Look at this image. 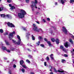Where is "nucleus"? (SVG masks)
<instances>
[{
	"mask_svg": "<svg viewBox=\"0 0 74 74\" xmlns=\"http://www.w3.org/2000/svg\"><path fill=\"white\" fill-rule=\"evenodd\" d=\"M21 12L18 13V16L20 18H24L25 15L26 14V12L25 10L22 9L21 10Z\"/></svg>",
	"mask_w": 74,
	"mask_h": 74,
	"instance_id": "f257e3e1",
	"label": "nucleus"
},
{
	"mask_svg": "<svg viewBox=\"0 0 74 74\" xmlns=\"http://www.w3.org/2000/svg\"><path fill=\"white\" fill-rule=\"evenodd\" d=\"M33 26L34 27L32 29L34 31L36 32H40V30L42 32H43L42 29L41 28L38 29L37 28V26H36V25L35 24H33Z\"/></svg>",
	"mask_w": 74,
	"mask_h": 74,
	"instance_id": "f03ea898",
	"label": "nucleus"
},
{
	"mask_svg": "<svg viewBox=\"0 0 74 74\" xmlns=\"http://www.w3.org/2000/svg\"><path fill=\"white\" fill-rule=\"evenodd\" d=\"M15 31H13L12 33H10V34L8 35L9 40H12V38L14 37L13 34H15Z\"/></svg>",
	"mask_w": 74,
	"mask_h": 74,
	"instance_id": "7ed1b4c3",
	"label": "nucleus"
},
{
	"mask_svg": "<svg viewBox=\"0 0 74 74\" xmlns=\"http://www.w3.org/2000/svg\"><path fill=\"white\" fill-rule=\"evenodd\" d=\"M7 25L9 27H15V25L13 24L12 23H10L9 22L7 23Z\"/></svg>",
	"mask_w": 74,
	"mask_h": 74,
	"instance_id": "20e7f679",
	"label": "nucleus"
},
{
	"mask_svg": "<svg viewBox=\"0 0 74 74\" xmlns=\"http://www.w3.org/2000/svg\"><path fill=\"white\" fill-rule=\"evenodd\" d=\"M30 35V32H28L27 34H26L25 37H26V39L27 40H29V36Z\"/></svg>",
	"mask_w": 74,
	"mask_h": 74,
	"instance_id": "39448f33",
	"label": "nucleus"
},
{
	"mask_svg": "<svg viewBox=\"0 0 74 74\" xmlns=\"http://www.w3.org/2000/svg\"><path fill=\"white\" fill-rule=\"evenodd\" d=\"M17 38L18 39V44H21V38H20V36L18 35L17 36Z\"/></svg>",
	"mask_w": 74,
	"mask_h": 74,
	"instance_id": "423d86ee",
	"label": "nucleus"
},
{
	"mask_svg": "<svg viewBox=\"0 0 74 74\" xmlns=\"http://www.w3.org/2000/svg\"><path fill=\"white\" fill-rule=\"evenodd\" d=\"M12 40L13 42H14L16 45H20V44H18V41L17 42H16V41L12 39V40Z\"/></svg>",
	"mask_w": 74,
	"mask_h": 74,
	"instance_id": "0eeeda50",
	"label": "nucleus"
},
{
	"mask_svg": "<svg viewBox=\"0 0 74 74\" xmlns=\"http://www.w3.org/2000/svg\"><path fill=\"white\" fill-rule=\"evenodd\" d=\"M70 46V43L68 42H66L65 43V47L66 48H68V47H69Z\"/></svg>",
	"mask_w": 74,
	"mask_h": 74,
	"instance_id": "6e6552de",
	"label": "nucleus"
},
{
	"mask_svg": "<svg viewBox=\"0 0 74 74\" xmlns=\"http://www.w3.org/2000/svg\"><path fill=\"white\" fill-rule=\"evenodd\" d=\"M60 49H62V50L63 51L65 52V49H64V47H63V46L62 45H61L60 46Z\"/></svg>",
	"mask_w": 74,
	"mask_h": 74,
	"instance_id": "1a4fd4ad",
	"label": "nucleus"
},
{
	"mask_svg": "<svg viewBox=\"0 0 74 74\" xmlns=\"http://www.w3.org/2000/svg\"><path fill=\"white\" fill-rule=\"evenodd\" d=\"M32 3H33L35 5H36V4L38 3V2L37 0H35V2L34 1H32Z\"/></svg>",
	"mask_w": 74,
	"mask_h": 74,
	"instance_id": "9d476101",
	"label": "nucleus"
},
{
	"mask_svg": "<svg viewBox=\"0 0 74 74\" xmlns=\"http://www.w3.org/2000/svg\"><path fill=\"white\" fill-rule=\"evenodd\" d=\"M48 44V45L49 47H52V44H51V42L50 41H47V42Z\"/></svg>",
	"mask_w": 74,
	"mask_h": 74,
	"instance_id": "9b49d317",
	"label": "nucleus"
},
{
	"mask_svg": "<svg viewBox=\"0 0 74 74\" xmlns=\"http://www.w3.org/2000/svg\"><path fill=\"white\" fill-rule=\"evenodd\" d=\"M65 0H59V1H60V3H61L62 4H64V1Z\"/></svg>",
	"mask_w": 74,
	"mask_h": 74,
	"instance_id": "f8f14e48",
	"label": "nucleus"
},
{
	"mask_svg": "<svg viewBox=\"0 0 74 74\" xmlns=\"http://www.w3.org/2000/svg\"><path fill=\"white\" fill-rule=\"evenodd\" d=\"M55 41L56 42V44H59V39L58 38L56 39Z\"/></svg>",
	"mask_w": 74,
	"mask_h": 74,
	"instance_id": "ddd939ff",
	"label": "nucleus"
},
{
	"mask_svg": "<svg viewBox=\"0 0 74 74\" xmlns=\"http://www.w3.org/2000/svg\"><path fill=\"white\" fill-rule=\"evenodd\" d=\"M10 9L11 10V11H12L13 10L15 9V7L14 6H12L10 8Z\"/></svg>",
	"mask_w": 74,
	"mask_h": 74,
	"instance_id": "4468645a",
	"label": "nucleus"
},
{
	"mask_svg": "<svg viewBox=\"0 0 74 74\" xmlns=\"http://www.w3.org/2000/svg\"><path fill=\"white\" fill-rule=\"evenodd\" d=\"M20 63L21 65H22V64L24 63V61H23V60H21L20 61Z\"/></svg>",
	"mask_w": 74,
	"mask_h": 74,
	"instance_id": "2eb2a0df",
	"label": "nucleus"
},
{
	"mask_svg": "<svg viewBox=\"0 0 74 74\" xmlns=\"http://www.w3.org/2000/svg\"><path fill=\"white\" fill-rule=\"evenodd\" d=\"M62 32L65 33V27H62Z\"/></svg>",
	"mask_w": 74,
	"mask_h": 74,
	"instance_id": "dca6fc26",
	"label": "nucleus"
},
{
	"mask_svg": "<svg viewBox=\"0 0 74 74\" xmlns=\"http://www.w3.org/2000/svg\"><path fill=\"white\" fill-rule=\"evenodd\" d=\"M5 42L7 45H10V43H9V42L5 40Z\"/></svg>",
	"mask_w": 74,
	"mask_h": 74,
	"instance_id": "f3484780",
	"label": "nucleus"
},
{
	"mask_svg": "<svg viewBox=\"0 0 74 74\" xmlns=\"http://www.w3.org/2000/svg\"><path fill=\"white\" fill-rule=\"evenodd\" d=\"M58 72H59V73H61V74H64V73H63L64 72V71H60V70H58Z\"/></svg>",
	"mask_w": 74,
	"mask_h": 74,
	"instance_id": "a211bd4d",
	"label": "nucleus"
},
{
	"mask_svg": "<svg viewBox=\"0 0 74 74\" xmlns=\"http://www.w3.org/2000/svg\"><path fill=\"white\" fill-rule=\"evenodd\" d=\"M69 41L71 43V44H73V40H72V39H70L69 40Z\"/></svg>",
	"mask_w": 74,
	"mask_h": 74,
	"instance_id": "6ab92c4d",
	"label": "nucleus"
},
{
	"mask_svg": "<svg viewBox=\"0 0 74 74\" xmlns=\"http://www.w3.org/2000/svg\"><path fill=\"white\" fill-rule=\"evenodd\" d=\"M40 41H38V42L36 43V44L37 45V46H39L40 45Z\"/></svg>",
	"mask_w": 74,
	"mask_h": 74,
	"instance_id": "aec40b11",
	"label": "nucleus"
},
{
	"mask_svg": "<svg viewBox=\"0 0 74 74\" xmlns=\"http://www.w3.org/2000/svg\"><path fill=\"white\" fill-rule=\"evenodd\" d=\"M70 3L73 4V3H74V0H70Z\"/></svg>",
	"mask_w": 74,
	"mask_h": 74,
	"instance_id": "412c9836",
	"label": "nucleus"
},
{
	"mask_svg": "<svg viewBox=\"0 0 74 74\" xmlns=\"http://www.w3.org/2000/svg\"><path fill=\"white\" fill-rule=\"evenodd\" d=\"M2 49L3 50L5 51H6L7 50V48H6V47H2Z\"/></svg>",
	"mask_w": 74,
	"mask_h": 74,
	"instance_id": "4be33fe9",
	"label": "nucleus"
},
{
	"mask_svg": "<svg viewBox=\"0 0 74 74\" xmlns=\"http://www.w3.org/2000/svg\"><path fill=\"white\" fill-rule=\"evenodd\" d=\"M36 5H35L33 3H32V5H31V8H34V6H36Z\"/></svg>",
	"mask_w": 74,
	"mask_h": 74,
	"instance_id": "5701e85b",
	"label": "nucleus"
},
{
	"mask_svg": "<svg viewBox=\"0 0 74 74\" xmlns=\"http://www.w3.org/2000/svg\"><path fill=\"white\" fill-rule=\"evenodd\" d=\"M32 40H35V38L34 37V36L33 35H32Z\"/></svg>",
	"mask_w": 74,
	"mask_h": 74,
	"instance_id": "b1692460",
	"label": "nucleus"
},
{
	"mask_svg": "<svg viewBox=\"0 0 74 74\" xmlns=\"http://www.w3.org/2000/svg\"><path fill=\"white\" fill-rule=\"evenodd\" d=\"M10 51H14V50H15V48H11L10 49Z\"/></svg>",
	"mask_w": 74,
	"mask_h": 74,
	"instance_id": "393cba45",
	"label": "nucleus"
},
{
	"mask_svg": "<svg viewBox=\"0 0 74 74\" xmlns=\"http://www.w3.org/2000/svg\"><path fill=\"white\" fill-rule=\"evenodd\" d=\"M49 67H51L50 70V71L52 72V67L51 66V65H49Z\"/></svg>",
	"mask_w": 74,
	"mask_h": 74,
	"instance_id": "a878e982",
	"label": "nucleus"
},
{
	"mask_svg": "<svg viewBox=\"0 0 74 74\" xmlns=\"http://www.w3.org/2000/svg\"><path fill=\"white\" fill-rule=\"evenodd\" d=\"M67 33H68L67 30V29L65 28V34H67Z\"/></svg>",
	"mask_w": 74,
	"mask_h": 74,
	"instance_id": "bb28decb",
	"label": "nucleus"
},
{
	"mask_svg": "<svg viewBox=\"0 0 74 74\" xmlns=\"http://www.w3.org/2000/svg\"><path fill=\"white\" fill-rule=\"evenodd\" d=\"M28 57H29V58H30V59H32V58H33V56L31 55H29L28 56Z\"/></svg>",
	"mask_w": 74,
	"mask_h": 74,
	"instance_id": "cd10ccee",
	"label": "nucleus"
},
{
	"mask_svg": "<svg viewBox=\"0 0 74 74\" xmlns=\"http://www.w3.org/2000/svg\"><path fill=\"white\" fill-rule=\"evenodd\" d=\"M22 67H23V68H25V69H27V66H26L24 65H23L22 66Z\"/></svg>",
	"mask_w": 74,
	"mask_h": 74,
	"instance_id": "c85d7f7f",
	"label": "nucleus"
},
{
	"mask_svg": "<svg viewBox=\"0 0 74 74\" xmlns=\"http://www.w3.org/2000/svg\"><path fill=\"white\" fill-rule=\"evenodd\" d=\"M1 16L2 18H5V16L4 14H1Z\"/></svg>",
	"mask_w": 74,
	"mask_h": 74,
	"instance_id": "c756f323",
	"label": "nucleus"
},
{
	"mask_svg": "<svg viewBox=\"0 0 74 74\" xmlns=\"http://www.w3.org/2000/svg\"><path fill=\"white\" fill-rule=\"evenodd\" d=\"M4 31L2 29H0V33H3V32Z\"/></svg>",
	"mask_w": 74,
	"mask_h": 74,
	"instance_id": "7c9ffc66",
	"label": "nucleus"
},
{
	"mask_svg": "<svg viewBox=\"0 0 74 74\" xmlns=\"http://www.w3.org/2000/svg\"><path fill=\"white\" fill-rule=\"evenodd\" d=\"M51 40L52 42H55V38H51Z\"/></svg>",
	"mask_w": 74,
	"mask_h": 74,
	"instance_id": "2f4dec72",
	"label": "nucleus"
},
{
	"mask_svg": "<svg viewBox=\"0 0 74 74\" xmlns=\"http://www.w3.org/2000/svg\"><path fill=\"white\" fill-rule=\"evenodd\" d=\"M4 36H6L8 34V32H5L4 34Z\"/></svg>",
	"mask_w": 74,
	"mask_h": 74,
	"instance_id": "473e14b6",
	"label": "nucleus"
},
{
	"mask_svg": "<svg viewBox=\"0 0 74 74\" xmlns=\"http://www.w3.org/2000/svg\"><path fill=\"white\" fill-rule=\"evenodd\" d=\"M21 71L22 72V73H25V69H21Z\"/></svg>",
	"mask_w": 74,
	"mask_h": 74,
	"instance_id": "72a5a7b5",
	"label": "nucleus"
},
{
	"mask_svg": "<svg viewBox=\"0 0 74 74\" xmlns=\"http://www.w3.org/2000/svg\"><path fill=\"white\" fill-rule=\"evenodd\" d=\"M3 10V7L0 8V11H2Z\"/></svg>",
	"mask_w": 74,
	"mask_h": 74,
	"instance_id": "f704fd0d",
	"label": "nucleus"
},
{
	"mask_svg": "<svg viewBox=\"0 0 74 74\" xmlns=\"http://www.w3.org/2000/svg\"><path fill=\"white\" fill-rule=\"evenodd\" d=\"M5 16H6L8 18H10V15L9 14L6 15Z\"/></svg>",
	"mask_w": 74,
	"mask_h": 74,
	"instance_id": "c9c22d12",
	"label": "nucleus"
},
{
	"mask_svg": "<svg viewBox=\"0 0 74 74\" xmlns=\"http://www.w3.org/2000/svg\"><path fill=\"white\" fill-rule=\"evenodd\" d=\"M40 46L42 47H43V48H44V45L43 44H41L40 45Z\"/></svg>",
	"mask_w": 74,
	"mask_h": 74,
	"instance_id": "e433bc0d",
	"label": "nucleus"
},
{
	"mask_svg": "<svg viewBox=\"0 0 74 74\" xmlns=\"http://www.w3.org/2000/svg\"><path fill=\"white\" fill-rule=\"evenodd\" d=\"M26 62H28V63H30V61H29V60L28 59L26 60Z\"/></svg>",
	"mask_w": 74,
	"mask_h": 74,
	"instance_id": "4c0bfd02",
	"label": "nucleus"
},
{
	"mask_svg": "<svg viewBox=\"0 0 74 74\" xmlns=\"http://www.w3.org/2000/svg\"><path fill=\"white\" fill-rule=\"evenodd\" d=\"M44 40L45 41L47 42H48V40H47V39L46 38H44Z\"/></svg>",
	"mask_w": 74,
	"mask_h": 74,
	"instance_id": "58836bf2",
	"label": "nucleus"
},
{
	"mask_svg": "<svg viewBox=\"0 0 74 74\" xmlns=\"http://www.w3.org/2000/svg\"><path fill=\"white\" fill-rule=\"evenodd\" d=\"M7 2L10 3L11 2V0H7Z\"/></svg>",
	"mask_w": 74,
	"mask_h": 74,
	"instance_id": "ea45409f",
	"label": "nucleus"
},
{
	"mask_svg": "<svg viewBox=\"0 0 74 74\" xmlns=\"http://www.w3.org/2000/svg\"><path fill=\"white\" fill-rule=\"evenodd\" d=\"M8 52H9L10 53L11 52V51L10 50L8 49H6V50Z\"/></svg>",
	"mask_w": 74,
	"mask_h": 74,
	"instance_id": "a19ab883",
	"label": "nucleus"
},
{
	"mask_svg": "<svg viewBox=\"0 0 74 74\" xmlns=\"http://www.w3.org/2000/svg\"><path fill=\"white\" fill-rule=\"evenodd\" d=\"M23 29L24 31H26V29L25 27H23Z\"/></svg>",
	"mask_w": 74,
	"mask_h": 74,
	"instance_id": "79ce46f5",
	"label": "nucleus"
},
{
	"mask_svg": "<svg viewBox=\"0 0 74 74\" xmlns=\"http://www.w3.org/2000/svg\"><path fill=\"white\" fill-rule=\"evenodd\" d=\"M47 60H49V57H47L46 59Z\"/></svg>",
	"mask_w": 74,
	"mask_h": 74,
	"instance_id": "37998d69",
	"label": "nucleus"
},
{
	"mask_svg": "<svg viewBox=\"0 0 74 74\" xmlns=\"http://www.w3.org/2000/svg\"><path fill=\"white\" fill-rule=\"evenodd\" d=\"M54 70L55 72H56V73L58 72V71L56 70V69H55V68H54Z\"/></svg>",
	"mask_w": 74,
	"mask_h": 74,
	"instance_id": "c03bdc74",
	"label": "nucleus"
},
{
	"mask_svg": "<svg viewBox=\"0 0 74 74\" xmlns=\"http://www.w3.org/2000/svg\"><path fill=\"white\" fill-rule=\"evenodd\" d=\"M25 1L26 3H29V0H25Z\"/></svg>",
	"mask_w": 74,
	"mask_h": 74,
	"instance_id": "a18cd8bd",
	"label": "nucleus"
},
{
	"mask_svg": "<svg viewBox=\"0 0 74 74\" xmlns=\"http://www.w3.org/2000/svg\"><path fill=\"white\" fill-rule=\"evenodd\" d=\"M16 65H15V64H14V65L13 66V67L14 68H16Z\"/></svg>",
	"mask_w": 74,
	"mask_h": 74,
	"instance_id": "49530a36",
	"label": "nucleus"
},
{
	"mask_svg": "<svg viewBox=\"0 0 74 74\" xmlns=\"http://www.w3.org/2000/svg\"><path fill=\"white\" fill-rule=\"evenodd\" d=\"M64 62H65V60L64 59L62 60L61 61V62H62V63H63Z\"/></svg>",
	"mask_w": 74,
	"mask_h": 74,
	"instance_id": "de8ad7c7",
	"label": "nucleus"
},
{
	"mask_svg": "<svg viewBox=\"0 0 74 74\" xmlns=\"http://www.w3.org/2000/svg\"><path fill=\"white\" fill-rule=\"evenodd\" d=\"M39 38L40 39H42V37L40 36H39Z\"/></svg>",
	"mask_w": 74,
	"mask_h": 74,
	"instance_id": "09e8293b",
	"label": "nucleus"
},
{
	"mask_svg": "<svg viewBox=\"0 0 74 74\" xmlns=\"http://www.w3.org/2000/svg\"><path fill=\"white\" fill-rule=\"evenodd\" d=\"M47 20L49 21H50V18H47Z\"/></svg>",
	"mask_w": 74,
	"mask_h": 74,
	"instance_id": "8fccbe9b",
	"label": "nucleus"
},
{
	"mask_svg": "<svg viewBox=\"0 0 74 74\" xmlns=\"http://www.w3.org/2000/svg\"><path fill=\"white\" fill-rule=\"evenodd\" d=\"M27 50H28V51H29V52H31L32 51V50H30L29 49H27Z\"/></svg>",
	"mask_w": 74,
	"mask_h": 74,
	"instance_id": "3c124183",
	"label": "nucleus"
},
{
	"mask_svg": "<svg viewBox=\"0 0 74 74\" xmlns=\"http://www.w3.org/2000/svg\"><path fill=\"white\" fill-rule=\"evenodd\" d=\"M44 65L45 66H47V62H44Z\"/></svg>",
	"mask_w": 74,
	"mask_h": 74,
	"instance_id": "603ef678",
	"label": "nucleus"
},
{
	"mask_svg": "<svg viewBox=\"0 0 74 74\" xmlns=\"http://www.w3.org/2000/svg\"><path fill=\"white\" fill-rule=\"evenodd\" d=\"M51 59V60H54V58H53V57H50Z\"/></svg>",
	"mask_w": 74,
	"mask_h": 74,
	"instance_id": "864d4df0",
	"label": "nucleus"
},
{
	"mask_svg": "<svg viewBox=\"0 0 74 74\" xmlns=\"http://www.w3.org/2000/svg\"><path fill=\"white\" fill-rule=\"evenodd\" d=\"M42 21H43V22H46V21H45V19H43Z\"/></svg>",
	"mask_w": 74,
	"mask_h": 74,
	"instance_id": "5fc2aeb1",
	"label": "nucleus"
},
{
	"mask_svg": "<svg viewBox=\"0 0 74 74\" xmlns=\"http://www.w3.org/2000/svg\"><path fill=\"white\" fill-rule=\"evenodd\" d=\"M9 7H12V5H11V4H9Z\"/></svg>",
	"mask_w": 74,
	"mask_h": 74,
	"instance_id": "6e6d98bb",
	"label": "nucleus"
},
{
	"mask_svg": "<svg viewBox=\"0 0 74 74\" xmlns=\"http://www.w3.org/2000/svg\"><path fill=\"white\" fill-rule=\"evenodd\" d=\"M53 56V54H51L50 55V57H52Z\"/></svg>",
	"mask_w": 74,
	"mask_h": 74,
	"instance_id": "4d7b16f0",
	"label": "nucleus"
},
{
	"mask_svg": "<svg viewBox=\"0 0 74 74\" xmlns=\"http://www.w3.org/2000/svg\"><path fill=\"white\" fill-rule=\"evenodd\" d=\"M36 22L38 24H40V22H39V21H36Z\"/></svg>",
	"mask_w": 74,
	"mask_h": 74,
	"instance_id": "13d9d810",
	"label": "nucleus"
},
{
	"mask_svg": "<svg viewBox=\"0 0 74 74\" xmlns=\"http://www.w3.org/2000/svg\"><path fill=\"white\" fill-rule=\"evenodd\" d=\"M55 5H58V3L55 2Z\"/></svg>",
	"mask_w": 74,
	"mask_h": 74,
	"instance_id": "bf43d9fd",
	"label": "nucleus"
},
{
	"mask_svg": "<svg viewBox=\"0 0 74 74\" xmlns=\"http://www.w3.org/2000/svg\"><path fill=\"white\" fill-rule=\"evenodd\" d=\"M51 34H52V33H53V31L52 30H51Z\"/></svg>",
	"mask_w": 74,
	"mask_h": 74,
	"instance_id": "052dcab7",
	"label": "nucleus"
},
{
	"mask_svg": "<svg viewBox=\"0 0 74 74\" xmlns=\"http://www.w3.org/2000/svg\"><path fill=\"white\" fill-rule=\"evenodd\" d=\"M71 37L73 38L74 39V36L73 35H71Z\"/></svg>",
	"mask_w": 74,
	"mask_h": 74,
	"instance_id": "680f3d73",
	"label": "nucleus"
},
{
	"mask_svg": "<svg viewBox=\"0 0 74 74\" xmlns=\"http://www.w3.org/2000/svg\"><path fill=\"white\" fill-rule=\"evenodd\" d=\"M30 74H34V73L33 72H31Z\"/></svg>",
	"mask_w": 74,
	"mask_h": 74,
	"instance_id": "e2e57ef3",
	"label": "nucleus"
},
{
	"mask_svg": "<svg viewBox=\"0 0 74 74\" xmlns=\"http://www.w3.org/2000/svg\"><path fill=\"white\" fill-rule=\"evenodd\" d=\"M4 60H7V58L5 57L4 58Z\"/></svg>",
	"mask_w": 74,
	"mask_h": 74,
	"instance_id": "0e129e2a",
	"label": "nucleus"
},
{
	"mask_svg": "<svg viewBox=\"0 0 74 74\" xmlns=\"http://www.w3.org/2000/svg\"><path fill=\"white\" fill-rule=\"evenodd\" d=\"M68 55L67 54H65V57H68Z\"/></svg>",
	"mask_w": 74,
	"mask_h": 74,
	"instance_id": "69168bd1",
	"label": "nucleus"
},
{
	"mask_svg": "<svg viewBox=\"0 0 74 74\" xmlns=\"http://www.w3.org/2000/svg\"><path fill=\"white\" fill-rule=\"evenodd\" d=\"M71 52L72 54H74V53H73V51H71Z\"/></svg>",
	"mask_w": 74,
	"mask_h": 74,
	"instance_id": "338daca9",
	"label": "nucleus"
},
{
	"mask_svg": "<svg viewBox=\"0 0 74 74\" xmlns=\"http://www.w3.org/2000/svg\"><path fill=\"white\" fill-rule=\"evenodd\" d=\"M50 74H53V72H51L50 73Z\"/></svg>",
	"mask_w": 74,
	"mask_h": 74,
	"instance_id": "774afa93",
	"label": "nucleus"
}]
</instances>
